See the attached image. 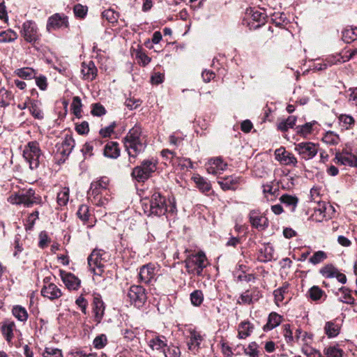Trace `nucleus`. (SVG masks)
Wrapping results in <instances>:
<instances>
[{
  "mask_svg": "<svg viewBox=\"0 0 357 357\" xmlns=\"http://www.w3.org/2000/svg\"><path fill=\"white\" fill-rule=\"evenodd\" d=\"M142 207L147 215H175L177 211L174 198L166 199L158 192H153L149 199H144Z\"/></svg>",
  "mask_w": 357,
  "mask_h": 357,
  "instance_id": "obj_1",
  "label": "nucleus"
},
{
  "mask_svg": "<svg viewBox=\"0 0 357 357\" xmlns=\"http://www.w3.org/2000/svg\"><path fill=\"white\" fill-rule=\"evenodd\" d=\"M123 142L131 163L135 162L137 156L144 152L146 147V139L142 134V129L137 125L129 130L124 137Z\"/></svg>",
  "mask_w": 357,
  "mask_h": 357,
  "instance_id": "obj_2",
  "label": "nucleus"
},
{
  "mask_svg": "<svg viewBox=\"0 0 357 357\" xmlns=\"http://www.w3.org/2000/svg\"><path fill=\"white\" fill-rule=\"evenodd\" d=\"M184 264L188 274L201 276L208 262L205 254L203 252H198L189 253L184 260Z\"/></svg>",
  "mask_w": 357,
  "mask_h": 357,
  "instance_id": "obj_3",
  "label": "nucleus"
},
{
  "mask_svg": "<svg viewBox=\"0 0 357 357\" xmlns=\"http://www.w3.org/2000/svg\"><path fill=\"white\" fill-rule=\"evenodd\" d=\"M23 156L31 169H37L43 162L44 155L39 144L36 141L29 142L24 147Z\"/></svg>",
  "mask_w": 357,
  "mask_h": 357,
  "instance_id": "obj_4",
  "label": "nucleus"
},
{
  "mask_svg": "<svg viewBox=\"0 0 357 357\" xmlns=\"http://www.w3.org/2000/svg\"><path fill=\"white\" fill-rule=\"evenodd\" d=\"M157 169V162L153 159L145 160L139 166L135 167L131 173L132 177L138 182L148 180Z\"/></svg>",
  "mask_w": 357,
  "mask_h": 357,
  "instance_id": "obj_5",
  "label": "nucleus"
},
{
  "mask_svg": "<svg viewBox=\"0 0 357 357\" xmlns=\"http://www.w3.org/2000/svg\"><path fill=\"white\" fill-rule=\"evenodd\" d=\"M8 201L12 204L24 205L25 207H31L34 204H40V198L36 197L35 191L30 188L25 192L11 195Z\"/></svg>",
  "mask_w": 357,
  "mask_h": 357,
  "instance_id": "obj_6",
  "label": "nucleus"
},
{
  "mask_svg": "<svg viewBox=\"0 0 357 357\" xmlns=\"http://www.w3.org/2000/svg\"><path fill=\"white\" fill-rule=\"evenodd\" d=\"M20 34L26 43L32 45L38 43L41 38L38 25L33 20H26L22 24Z\"/></svg>",
  "mask_w": 357,
  "mask_h": 357,
  "instance_id": "obj_7",
  "label": "nucleus"
},
{
  "mask_svg": "<svg viewBox=\"0 0 357 357\" xmlns=\"http://www.w3.org/2000/svg\"><path fill=\"white\" fill-rule=\"evenodd\" d=\"M127 296L131 304L137 307H142L147 299L145 289L139 285H132L128 291Z\"/></svg>",
  "mask_w": 357,
  "mask_h": 357,
  "instance_id": "obj_8",
  "label": "nucleus"
},
{
  "mask_svg": "<svg viewBox=\"0 0 357 357\" xmlns=\"http://www.w3.org/2000/svg\"><path fill=\"white\" fill-rule=\"evenodd\" d=\"M90 271L96 275H101L104 271V263L100 250H94L88 257Z\"/></svg>",
  "mask_w": 357,
  "mask_h": 357,
  "instance_id": "obj_9",
  "label": "nucleus"
},
{
  "mask_svg": "<svg viewBox=\"0 0 357 357\" xmlns=\"http://www.w3.org/2000/svg\"><path fill=\"white\" fill-rule=\"evenodd\" d=\"M51 277H45L43 279V287L41 289V295L50 300H54L62 296L61 289L51 282Z\"/></svg>",
  "mask_w": 357,
  "mask_h": 357,
  "instance_id": "obj_10",
  "label": "nucleus"
},
{
  "mask_svg": "<svg viewBox=\"0 0 357 357\" xmlns=\"http://www.w3.org/2000/svg\"><path fill=\"white\" fill-rule=\"evenodd\" d=\"M68 17L63 13H55L51 15L47 22L46 29L50 33L53 30L68 27Z\"/></svg>",
  "mask_w": 357,
  "mask_h": 357,
  "instance_id": "obj_11",
  "label": "nucleus"
},
{
  "mask_svg": "<svg viewBox=\"0 0 357 357\" xmlns=\"http://www.w3.org/2000/svg\"><path fill=\"white\" fill-rule=\"evenodd\" d=\"M294 150L306 160L313 158L318 153L317 146L312 142H301L295 144Z\"/></svg>",
  "mask_w": 357,
  "mask_h": 357,
  "instance_id": "obj_12",
  "label": "nucleus"
},
{
  "mask_svg": "<svg viewBox=\"0 0 357 357\" xmlns=\"http://www.w3.org/2000/svg\"><path fill=\"white\" fill-rule=\"evenodd\" d=\"M109 180L107 177H101L93 181L91 183L88 195L97 196L98 194L109 195L110 190L108 188Z\"/></svg>",
  "mask_w": 357,
  "mask_h": 357,
  "instance_id": "obj_13",
  "label": "nucleus"
},
{
  "mask_svg": "<svg viewBox=\"0 0 357 357\" xmlns=\"http://www.w3.org/2000/svg\"><path fill=\"white\" fill-rule=\"evenodd\" d=\"M275 158L283 165L296 167L298 164L297 158L294 155L284 147H280L275 151Z\"/></svg>",
  "mask_w": 357,
  "mask_h": 357,
  "instance_id": "obj_14",
  "label": "nucleus"
},
{
  "mask_svg": "<svg viewBox=\"0 0 357 357\" xmlns=\"http://www.w3.org/2000/svg\"><path fill=\"white\" fill-rule=\"evenodd\" d=\"M155 265L152 263L142 266L139 273V280L145 284H149L155 280Z\"/></svg>",
  "mask_w": 357,
  "mask_h": 357,
  "instance_id": "obj_15",
  "label": "nucleus"
},
{
  "mask_svg": "<svg viewBox=\"0 0 357 357\" xmlns=\"http://www.w3.org/2000/svg\"><path fill=\"white\" fill-rule=\"evenodd\" d=\"M249 218L252 226L258 230H264L268 226V219L257 211H251Z\"/></svg>",
  "mask_w": 357,
  "mask_h": 357,
  "instance_id": "obj_16",
  "label": "nucleus"
},
{
  "mask_svg": "<svg viewBox=\"0 0 357 357\" xmlns=\"http://www.w3.org/2000/svg\"><path fill=\"white\" fill-rule=\"evenodd\" d=\"M75 140L71 136L67 135L61 143L56 144V153L65 158L68 157L75 146Z\"/></svg>",
  "mask_w": 357,
  "mask_h": 357,
  "instance_id": "obj_17",
  "label": "nucleus"
},
{
  "mask_svg": "<svg viewBox=\"0 0 357 357\" xmlns=\"http://www.w3.org/2000/svg\"><path fill=\"white\" fill-rule=\"evenodd\" d=\"M206 171L208 174L217 175L222 174L227 168V164L224 162L222 158H211L206 165Z\"/></svg>",
  "mask_w": 357,
  "mask_h": 357,
  "instance_id": "obj_18",
  "label": "nucleus"
},
{
  "mask_svg": "<svg viewBox=\"0 0 357 357\" xmlns=\"http://www.w3.org/2000/svg\"><path fill=\"white\" fill-rule=\"evenodd\" d=\"M60 276L63 282L69 290H77L81 284L80 280L71 273L60 271Z\"/></svg>",
  "mask_w": 357,
  "mask_h": 357,
  "instance_id": "obj_19",
  "label": "nucleus"
},
{
  "mask_svg": "<svg viewBox=\"0 0 357 357\" xmlns=\"http://www.w3.org/2000/svg\"><path fill=\"white\" fill-rule=\"evenodd\" d=\"M189 335L188 337V347L190 350H197L200 347V344L204 338L199 332L194 328H189L188 330Z\"/></svg>",
  "mask_w": 357,
  "mask_h": 357,
  "instance_id": "obj_20",
  "label": "nucleus"
},
{
  "mask_svg": "<svg viewBox=\"0 0 357 357\" xmlns=\"http://www.w3.org/2000/svg\"><path fill=\"white\" fill-rule=\"evenodd\" d=\"M81 72L83 75V79L92 81L96 78L98 70L93 61H90L89 62L82 63Z\"/></svg>",
  "mask_w": 357,
  "mask_h": 357,
  "instance_id": "obj_21",
  "label": "nucleus"
},
{
  "mask_svg": "<svg viewBox=\"0 0 357 357\" xmlns=\"http://www.w3.org/2000/svg\"><path fill=\"white\" fill-rule=\"evenodd\" d=\"M246 14L250 15L251 19L253 22H257V24H252V26L255 28H259L266 22V15L264 12H261L258 9L250 8L247 10Z\"/></svg>",
  "mask_w": 357,
  "mask_h": 357,
  "instance_id": "obj_22",
  "label": "nucleus"
},
{
  "mask_svg": "<svg viewBox=\"0 0 357 357\" xmlns=\"http://www.w3.org/2000/svg\"><path fill=\"white\" fill-rule=\"evenodd\" d=\"M259 296V291L257 289L247 290L240 296L238 303L250 305L253 301L258 300Z\"/></svg>",
  "mask_w": 357,
  "mask_h": 357,
  "instance_id": "obj_23",
  "label": "nucleus"
},
{
  "mask_svg": "<svg viewBox=\"0 0 357 357\" xmlns=\"http://www.w3.org/2000/svg\"><path fill=\"white\" fill-rule=\"evenodd\" d=\"M93 311L95 314V320L100 323L105 311L104 303L100 296H96L93 301Z\"/></svg>",
  "mask_w": 357,
  "mask_h": 357,
  "instance_id": "obj_24",
  "label": "nucleus"
},
{
  "mask_svg": "<svg viewBox=\"0 0 357 357\" xmlns=\"http://www.w3.org/2000/svg\"><path fill=\"white\" fill-rule=\"evenodd\" d=\"M357 157L349 153H336L335 161L336 163L343 165L355 167Z\"/></svg>",
  "mask_w": 357,
  "mask_h": 357,
  "instance_id": "obj_25",
  "label": "nucleus"
},
{
  "mask_svg": "<svg viewBox=\"0 0 357 357\" xmlns=\"http://www.w3.org/2000/svg\"><path fill=\"white\" fill-rule=\"evenodd\" d=\"M340 325L336 320L327 321L324 326V332L328 338L337 337L340 332Z\"/></svg>",
  "mask_w": 357,
  "mask_h": 357,
  "instance_id": "obj_26",
  "label": "nucleus"
},
{
  "mask_svg": "<svg viewBox=\"0 0 357 357\" xmlns=\"http://www.w3.org/2000/svg\"><path fill=\"white\" fill-rule=\"evenodd\" d=\"M104 155L107 158L116 159L120 155V149L116 142H109L105 146Z\"/></svg>",
  "mask_w": 357,
  "mask_h": 357,
  "instance_id": "obj_27",
  "label": "nucleus"
},
{
  "mask_svg": "<svg viewBox=\"0 0 357 357\" xmlns=\"http://www.w3.org/2000/svg\"><path fill=\"white\" fill-rule=\"evenodd\" d=\"M254 329V326L249 321L241 322L238 327V338L245 339L249 337Z\"/></svg>",
  "mask_w": 357,
  "mask_h": 357,
  "instance_id": "obj_28",
  "label": "nucleus"
},
{
  "mask_svg": "<svg viewBox=\"0 0 357 357\" xmlns=\"http://www.w3.org/2000/svg\"><path fill=\"white\" fill-rule=\"evenodd\" d=\"M282 316L276 312H271L268 315V321L263 327L264 331H269L279 326L282 321Z\"/></svg>",
  "mask_w": 357,
  "mask_h": 357,
  "instance_id": "obj_29",
  "label": "nucleus"
},
{
  "mask_svg": "<svg viewBox=\"0 0 357 357\" xmlns=\"http://www.w3.org/2000/svg\"><path fill=\"white\" fill-rule=\"evenodd\" d=\"M15 324L13 321H6L1 326V333L8 343H11Z\"/></svg>",
  "mask_w": 357,
  "mask_h": 357,
  "instance_id": "obj_30",
  "label": "nucleus"
},
{
  "mask_svg": "<svg viewBox=\"0 0 357 357\" xmlns=\"http://www.w3.org/2000/svg\"><path fill=\"white\" fill-rule=\"evenodd\" d=\"M239 181V177L231 176L224 178L222 181H219L218 183L224 190H234Z\"/></svg>",
  "mask_w": 357,
  "mask_h": 357,
  "instance_id": "obj_31",
  "label": "nucleus"
},
{
  "mask_svg": "<svg viewBox=\"0 0 357 357\" xmlns=\"http://www.w3.org/2000/svg\"><path fill=\"white\" fill-rule=\"evenodd\" d=\"M274 249L270 244L263 246L259 250V259L261 261L266 262L271 261L273 258Z\"/></svg>",
  "mask_w": 357,
  "mask_h": 357,
  "instance_id": "obj_32",
  "label": "nucleus"
},
{
  "mask_svg": "<svg viewBox=\"0 0 357 357\" xmlns=\"http://www.w3.org/2000/svg\"><path fill=\"white\" fill-rule=\"evenodd\" d=\"M280 200L291 212L295 211L298 202V199L296 196L284 194L280 197Z\"/></svg>",
  "mask_w": 357,
  "mask_h": 357,
  "instance_id": "obj_33",
  "label": "nucleus"
},
{
  "mask_svg": "<svg viewBox=\"0 0 357 357\" xmlns=\"http://www.w3.org/2000/svg\"><path fill=\"white\" fill-rule=\"evenodd\" d=\"M149 345L152 349H163L167 345V339L163 335H155L149 340Z\"/></svg>",
  "mask_w": 357,
  "mask_h": 357,
  "instance_id": "obj_34",
  "label": "nucleus"
},
{
  "mask_svg": "<svg viewBox=\"0 0 357 357\" xmlns=\"http://www.w3.org/2000/svg\"><path fill=\"white\" fill-rule=\"evenodd\" d=\"M111 195L98 194L97 196L88 195V198L91 202L97 206H105L109 200Z\"/></svg>",
  "mask_w": 357,
  "mask_h": 357,
  "instance_id": "obj_35",
  "label": "nucleus"
},
{
  "mask_svg": "<svg viewBox=\"0 0 357 357\" xmlns=\"http://www.w3.org/2000/svg\"><path fill=\"white\" fill-rule=\"evenodd\" d=\"M193 181L196 183L197 188L203 192H208L211 189V183L204 177L197 174L193 176Z\"/></svg>",
  "mask_w": 357,
  "mask_h": 357,
  "instance_id": "obj_36",
  "label": "nucleus"
},
{
  "mask_svg": "<svg viewBox=\"0 0 357 357\" xmlns=\"http://www.w3.org/2000/svg\"><path fill=\"white\" fill-rule=\"evenodd\" d=\"M13 99L12 93L4 87L0 86V107H6L10 104L11 100Z\"/></svg>",
  "mask_w": 357,
  "mask_h": 357,
  "instance_id": "obj_37",
  "label": "nucleus"
},
{
  "mask_svg": "<svg viewBox=\"0 0 357 357\" xmlns=\"http://www.w3.org/2000/svg\"><path fill=\"white\" fill-rule=\"evenodd\" d=\"M13 316L19 321L25 322L28 319L26 310L21 305H15L12 309Z\"/></svg>",
  "mask_w": 357,
  "mask_h": 357,
  "instance_id": "obj_38",
  "label": "nucleus"
},
{
  "mask_svg": "<svg viewBox=\"0 0 357 357\" xmlns=\"http://www.w3.org/2000/svg\"><path fill=\"white\" fill-rule=\"evenodd\" d=\"M338 291L342 294V296L338 299L339 301L350 305L354 303V298L351 295V291L348 288L342 287L338 289Z\"/></svg>",
  "mask_w": 357,
  "mask_h": 357,
  "instance_id": "obj_39",
  "label": "nucleus"
},
{
  "mask_svg": "<svg viewBox=\"0 0 357 357\" xmlns=\"http://www.w3.org/2000/svg\"><path fill=\"white\" fill-rule=\"evenodd\" d=\"M17 33L13 30L9 29L0 32V43H10L17 38Z\"/></svg>",
  "mask_w": 357,
  "mask_h": 357,
  "instance_id": "obj_40",
  "label": "nucleus"
},
{
  "mask_svg": "<svg viewBox=\"0 0 357 357\" xmlns=\"http://www.w3.org/2000/svg\"><path fill=\"white\" fill-rule=\"evenodd\" d=\"M340 126L346 130L351 129L354 123V119L348 114H340L338 117Z\"/></svg>",
  "mask_w": 357,
  "mask_h": 357,
  "instance_id": "obj_41",
  "label": "nucleus"
},
{
  "mask_svg": "<svg viewBox=\"0 0 357 357\" xmlns=\"http://www.w3.org/2000/svg\"><path fill=\"white\" fill-rule=\"evenodd\" d=\"M296 121V117L295 116H289L286 120L278 123V128L281 131H287L289 128H294Z\"/></svg>",
  "mask_w": 357,
  "mask_h": 357,
  "instance_id": "obj_42",
  "label": "nucleus"
},
{
  "mask_svg": "<svg viewBox=\"0 0 357 357\" xmlns=\"http://www.w3.org/2000/svg\"><path fill=\"white\" fill-rule=\"evenodd\" d=\"M307 294L314 301H320L323 296L326 297L324 291L318 286H313L311 287L309 289Z\"/></svg>",
  "mask_w": 357,
  "mask_h": 357,
  "instance_id": "obj_43",
  "label": "nucleus"
},
{
  "mask_svg": "<svg viewBox=\"0 0 357 357\" xmlns=\"http://www.w3.org/2000/svg\"><path fill=\"white\" fill-rule=\"evenodd\" d=\"M324 353L326 357H342L343 351L338 346H329L324 349Z\"/></svg>",
  "mask_w": 357,
  "mask_h": 357,
  "instance_id": "obj_44",
  "label": "nucleus"
},
{
  "mask_svg": "<svg viewBox=\"0 0 357 357\" xmlns=\"http://www.w3.org/2000/svg\"><path fill=\"white\" fill-rule=\"evenodd\" d=\"M16 74L21 78L31 79L35 77L36 73L33 68H22L17 69Z\"/></svg>",
  "mask_w": 357,
  "mask_h": 357,
  "instance_id": "obj_45",
  "label": "nucleus"
},
{
  "mask_svg": "<svg viewBox=\"0 0 357 357\" xmlns=\"http://www.w3.org/2000/svg\"><path fill=\"white\" fill-rule=\"evenodd\" d=\"M322 141L329 145H335L339 143V136L334 132L328 131L322 137Z\"/></svg>",
  "mask_w": 357,
  "mask_h": 357,
  "instance_id": "obj_46",
  "label": "nucleus"
},
{
  "mask_svg": "<svg viewBox=\"0 0 357 357\" xmlns=\"http://www.w3.org/2000/svg\"><path fill=\"white\" fill-rule=\"evenodd\" d=\"M289 288V284H285L282 285L281 287L275 289L273 292L274 297H275V301L277 305H278L279 303L282 302L284 298V294L287 293Z\"/></svg>",
  "mask_w": 357,
  "mask_h": 357,
  "instance_id": "obj_47",
  "label": "nucleus"
},
{
  "mask_svg": "<svg viewBox=\"0 0 357 357\" xmlns=\"http://www.w3.org/2000/svg\"><path fill=\"white\" fill-rule=\"evenodd\" d=\"M69 188H63L57 194V203L59 206H66L69 199Z\"/></svg>",
  "mask_w": 357,
  "mask_h": 357,
  "instance_id": "obj_48",
  "label": "nucleus"
},
{
  "mask_svg": "<svg viewBox=\"0 0 357 357\" xmlns=\"http://www.w3.org/2000/svg\"><path fill=\"white\" fill-rule=\"evenodd\" d=\"M327 258V254L322 250L315 252L309 259V262L313 265H317L324 261Z\"/></svg>",
  "mask_w": 357,
  "mask_h": 357,
  "instance_id": "obj_49",
  "label": "nucleus"
},
{
  "mask_svg": "<svg viewBox=\"0 0 357 357\" xmlns=\"http://www.w3.org/2000/svg\"><path fill=\"white\" fill-rule=\"evenodd\" d=\"M190 301L194 306H200L204 301V294L201 290H195L190 294Z\"/></svg>",
  "mask_w": 357,
  "mask_h": 357,
  "instance_id": "obj_50",
  "label": "nucleus"
},
{
  "mask_svg": "<svg viewBox=\"0 0 357 357\" xmlns=\"http://www.w3.org/2000/svg\"><path fill=\"white\" fill-rule=\"evenodd\" d=\"M357 38V29H347L342 31V38L347 43L354 41Z\"/></svg>",
  "mask_w": 357,
  "mask_h": 357,
  "instance_id": "obj_51",
  "label": "nucleus"
},
{
  "mask_svg": "<svg viewBox=\"0 0 357 357\" xmlns=\"http://www.w3.org/2000/svg\"><path fill=\"white\" fill-rule=\"evenodd\" d=\"M82 106L80 98L79 96H75L73 99L71 108L73 114L78 118L81 117Z\"/></svg>",
  "mask_w": 357,
  "mask_h": 357,
  "instance_id": "obj_52",
  "label": "nucleus"
},
{
  "mask_svg": "<svg viewBox=\"0 0 357 357\" xmlns=\"http://www.w3.org/2000/svg\"><path fill=\"white\" fill-rule=\"evenodd\" d=\"M337 269L335 268L333 265L328 264L322 267L319 273L325 278H334Z\"/></svg>",
  "mask_w": 357,
  "mask_h": 357,
  "instance_id": "obj_53",
  "label": "nucleus"
},
{
  "mask_svg": "<svg viewBox=\"0 0 357 357\" xmlns=\"http://www.w3.org/2000/svg\"><path fill=\"white\" fill-rule=\"evenodd\" d=\"M77 215L83 222L88 221L90 216L89 207L86 204L81 205L77 212Z\"/></svg>",
  "mask_w": 357,
  "mask_h": 357,
  "instance_id": "obj_54",
  "label": "nucleus"
},
{
  "mask_svg": "<svg viewBox=\"0 0 357 357\" xmlns=\"http://www.w3.org/2000/svg\"><path fill=\"white\" fill-rule=\"evenodd\" d=\"M102 17L109 22L114 23L117 22L119 13L115 12L113 9H107L102 13Z\"/></svg>",
  "mask_w": 357,
  "mask_h": 357,
  "instance_id": "obj_55",
  "label": "nucleus"
},
{
  "mask_svg": "<svg viewBox=\"0 0 357 357\" xmlns=\"http://www.w3.org/2000/svg\"><path fill=\"white\" fill-rule=\"evenodd\" d=\"M107 344V338L105 334L98 335L93 342V347L97 349L104 348Z\"/></svg>",
  "mask_w": 357,
  "mask_h": 357,
  "instance_id": "obj_56",
  "label": "nucleus"
},
{
  "mask_svg": "<svg viewBox=\"0 0 357 357\" xmlns=\"http://www.w3.org/2000/svg\"><path fill=\"white\" fill-rule=\"evenodd\" d=\"M301 351L307 357H320L321 354L319 350L311 347L310 345H303Z\"/></svg>",
  "mask_w": 357,
  "mask_h": 357,
  "instance_id": "obj_57",
  "label": "nucleus"
},
{
  "mask_svg": "<svg viewBox=\"0 0 357 357\" xmlns=\"http://www.w3.org/2000/svg\"><path fill=\"white\" fill-rule=\"evenodd\" d=\"M43 357H63L61 350L52 348V347H46L43 353Z\"/></svg>",
  "mask_w": 357,
  "mask_h": 357,
  "instance_id": "obj_58",
  "label": "nucleus"
},
{
  "mask_svg": "<svg viewBox=\"0 0 357 357\" xmlns=\"http://www.w3.org/2000/svg\"><path fill=\"white\" fill-rule=\"evenodd\" d=\"M245 353L250 357H259L258 344L255 342H250L245 349Z\"/></svg>",
  "mask_w": 357,
  "mask_h": 357,
  "instance_id": "obj_59",
  "label": "nucleus"
},
{
  "mask_svg": "<svg viewBox=\"0 0 357 357\" xmlns=\"http://www.w3.org/2000/svg\"><path fill=\"white\" fill-rule=\"evenodd\" d=\"M87 11H88L87 6H83L79 3L76 4L73 8V12L75 13V15L79 18H84L86 15Z\"/></svg>",
  "mask_w": 357,
  "mask_h": 357,
  "instance_id": "obj_60",
  "label": "nucleus"
},
{
  "mask_svg": "<svg viewBox=\"0 0 357 357\" xmlns=\"http://www.w3.org/2000/svg\"><path fill=\"white\" fill-rule=\"evenodd\" d=\"M286 20V15L283 13H274L271 17V20L276 26L282 25Z\"/></svg>",
  "mask_w": 357,
  "mask_h": 357,
  "instance_id": "obj_61",
  "label": "nucleus"
},
{
  "mask_svg": "<svg viewBox=\"0 0 357 357\" xmlns=\"http://www.w3.org/2000/svg\"><path fill=\"white\" fill-rule=\"evenodd\" d=\"M165 357H180L181 351L180 349L176 346H169L167 350L164 351Z\"/></svg>",
  "mask_w": 357,
  "mask_h": 357,
  "instance_id": "obj_62",
  "label": "nucleus"
},
{
  "mask_svg": "<svg viewBox=\"0 0 357 357\" xmlns=\"http://www.w3.org/2000/svg\"><path fill=\"white\" fill-rule=\"evenodd\" d=\"M13 246H14V250H15L14 252H13V256L17 258V257H19V255L23 250V244L20 241L19 235L15 236Z\"/></svg>",
  "mask_w": 357,
  "mask_h": 357,
  "instance_id": "obj_63",
  "label": "nucleus"
},
{
  "mask_svg": "<svg viewBox=\"0 0 357 357\" xmlns=\"http://www.w3.org/2000/svg\"><path fill=\"white\" fill-rule=\"evenodd\" d=\"M105 113L106 109L100 103H95L92 105L91 114L93 116H101Z\"/></svg>",
  "mask_w": 357,
  "mask_h": 357,
  "instance_id": "obj_64",
  "label": "nucleus"
}]
</instances>
